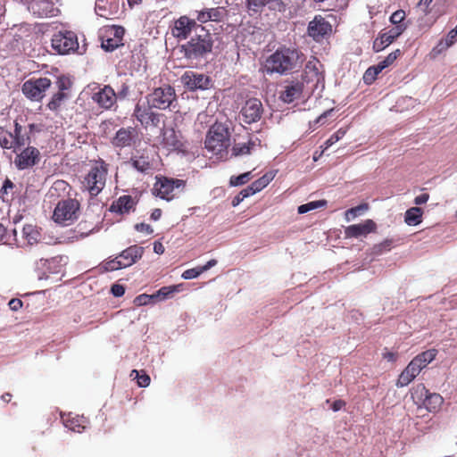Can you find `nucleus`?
<instances>
[{
    "mask_svg": "<svg viewBox=\"0 0 457 457\" xmlns=\"http://www.w3.org/2000/svg\"><path fill=\"white\" fill-rule=\"evenodd\" d=\"M35 124L24 127L18 122H13V130L9 131L0 126V146L4 150H12L15 154L14 166L19 170L33 168L41 160V154L38 148L29 145L31 143V133Z\"/></svg>",
    "mask_w": 457,
    "mask_h": 457,
    "instance_id": "nucleus-1",
    "label": "nucleus"
},
{
    "mask_svg": "<svg viewBox=\"0 0 457 457\" xmlns=\"http://www.w3.org/2000/svg\"><path fill=\"white\" fill-rule=\"evenodd\" d=\"M213 43L212 35L204 27H201L189 41L181 46V52L187 59H198L212 53Z\"/></svg>",
    "mask_w": 457,
    "mask_h": 457,
    "instance_id": "nucleus-2",
    "label": "nucleus"
},
{
    "mask_svg": "<svg viewBox=\"0 0 457 457\" xmlns=\"http://www.w3.org/2000/svg\"><path fill=\"white\" fill-rule=\"evenodd\" d=\"M299 58V52L296 49L279 47L267 59L266 67L270 72L285 74L296 68Z\"/></svg>",
    "mask_w": 457,
    "mask_h": 457,
    "instance_id": "nucleus-3",
    "label": "nucleus"
},
{
    "mask_svg": "<svg viewBox=\"0 0 457 457\" xmlns=\"http://www.w3.org/2000/svg\"><path fill=\"white\" fill-rule=\"evenodd\" d=\"M205 148L213 154L222 158L228 154L230 145V133L228 128L221 122H215L207 132Z\"/></svg>",
    "mask_w": 457,
    "mask_h": 457,
    "instance_id": "nucleus-4",
    "label": "nucleus"
},
{
    "mask_svg": "<svg viewBox=\"0 0 457 457\" xmlns=\"http://www.w3.org/2000/svg\"><path fill=\"white\" fill-rule=\"evenodd\" d=\"M437 354L436 349H428L415 356L401 372L396 381L397 387L408 386L419 374L432 362Z\"/></svg>",
    "mask_w": 457,
    "mask_h": 457,
    "instance_id": "nucleus-5",
    "label": "nucleus"
},
{
    "mask_svg": "<svg viewBox=\"0 0 457 457\" xmlns=\"http://www.w3.org/2000/svg\"><path fill=\"white\" fill-rule=\"evenodd\" d=\"M108 174V164L103 160L95 161L82 180V187L91 197L97 196L104 188Z\"/></svg>",
    "mask_w": 457,
    "mask_h": 457,
    "instance_id": "nucleus-6",
    "label": "nucleus"
},
{
    "mask_svg": "<svg viewBox=\"0 0 457 457\" xmlns=\"http://www.w3.org/2000/svg\"><path fill=\"white\" fill-rule=\"evenodd\" d=\"M145 99L154 109L166 110L177 101V95L172 86L163 84L154 88L153 91L145 96Z\"/></svg>",
    "mask_w": 457,
    "mask_h": 457,
    "instance_id": "nucleus-7",
    "label": "nucleus"
},
{
    "mask_svg": "<svg viewBox=\"0 0 457 457\" xmlns=\"http://www.w3.org/2000/svg\"><path fill=\"white\" fill-rule=\"evenodd\" d=\"M153 109H154V107L147 102H138L135 106L133 117L145 129L149 127L159 128L161 122H164L165 115L163 113L154 112Z\"/></svg>",
    "mask_w": 457,
    "mask_h": 457,
    "instance_id": "nucleus-8",
    "label": "nucleus"
},
{
    "mask_svg": "<svg viewBox=\"0 0 457 457\" xmlns=\"http://www.w3.org/2000/svg\"><path fill=\"white\" fill-rule=\"evenodd\" d=\"M51 85V79L46 77H33L22 84L21 91L28 99L39 102L45 97Z\"/></svg>",
    "mask_w": 457,
    "mask_h": 457,
    "instance_id": "nucleus-9",
    "label": "nucleus"
},
{
    "mask_svg": "<svg viewBox=\"0 0 457 457\" xmlns=\"http://www.w3.org/2000/svg\"><path fill=\"white\" fill-rule=\"evenodd\" d=\"M79 203L75 199L60 201L54 208L53 220L62 225H68L78 219Z\"/></svg>",
    "mask_w": 457,
    "mask_h": 457,
    "instance_id": "nucleus-10",
    "label": "nucleus"
},
{
    "mask_svg": "<svg viewBox=\"0 0 457 457\" xmlns=\"http://www.w3.org/2000/svg\"><path fill=\"white\" fill-rule=\"evenodd\" d=\"M62 256L55 255L49 258H40L36 261L34 271L39 280L47 279L51 274H58L62 268Z\"/></svg>",
    "mask_w": 457,
    "mask_h": 457,
    "instance_id": "nucleus-11",
    "label": "nucleus"
},
{
    "mask_svg": "<svg viewBox=\"0 0 457 457\" xmlns=\"http://www.w3.org/2000/svg\"><path fill=\"white\" fill-rule=\"evenodd\" d=\"M185 180L179 179L158 178L154 185V194L165 200H171L175 196V190L184 188Z\"/></svg>",
    "mask_w": 457,
    "mask_h": 457,
    "instance_id": "nucleus-12",
    "label": "nucleus"
},
{
    "mask_svg": "<svg viewBox=\"0 0 457 457\" xmlns=\"http://www.w3.org/2000/svg\"><path fill=\"white\" fill-rule=\"evenodd\" d=\"M52 47L59 54H67L79 48L78 37L72 31H59L52 37Z\"/></svg>",
    "mask_w": 457,
    "mask_h": 457,
    "instance_id": "nucleus-13",
    "label": "nucleus"
},
{
    "mask_svg": "<svg viewBox=\"0 0 457 457\" xmlns=\"http://www.w3.org/2000/svg\"><path fill=\"white\" fill-rule=\"evenodd\" d=\"M412 397L421 402L423 406L430 412L438 411L444 403V398L439 394L430 393L422 384L417 386Z\"/></svg>",
    "mask_w": 457,
    "mask_h": 457,
    "instance_id": "nucleus-14",
    "label": "nucleus"
},
{
    "mask_svg": "<svg viewBox=\"0 0 457 457\" xmlns=\"http://www.w3.org/2000/svg\"><path fill=\"white\" fill-rule=\"evenodd\" d=\"M263 112L261 100L253 97L245 102L239 112V116L245 123L252 124L261 120Z\"/></svg>",
    "mask_w": 457,
    "mask_h": 457,
    "instance_id": "nucleus-15",
    "label": "nucleus"
},
{
    "mask_svg": "<svg viewBox=\"0 0 457 457\" xmlns=\"http://www.w3.org/2000/svg\"><path fill=\"white\" fill-rule=\"evenodd\" d=\"M180 80L189 91L206 90L212 86V79L209 76L193 71H185Z\"/></svg>",
    "mask_w": 457,
    "mask_h": 457,
    "instance_id": "nucleus-16",
    "label": "nucleus"
},
{
    "mask_svg": "<svg viewBox=\"0 0 457 457\" xmlns=\"http://www.w3.org/2000/svg\"><path fill=\"white\" fill-rule=\"evenodd\" d=\"M332 32L331 24L322 16L316 15L312 21L309 22L307 34L316 42L322 41Z\"/></svg>",
    "mask_w": 457,
    "mask_h": 457,
    "instance_id": "nucleus-17",
    "label": "nucleus"
},
{
    "mask_svg": "<svg viewBox=\"0 0 457 457\" xmlns=\"http://www.w3.org/2000/svg\"><path fill=\"white\" fill-rule=\"evenodd\" d=\"M201 27L204 26L197 24L195 19H190L184 15L174 21L171 34L178 39H187L193 30L197 31Z\"/></svg>",
    "mask_w": 457,
    "mask_h": 457,
    "instance_id": "nucleus-18",
    "label": "nucleus"
},
{
    "mask_svg": "<svg viewBox=\"0 0 457 457\" xmlns=\"http://www.w3.org/2000/svg\"><path fill=\"white\" fill-rule=\"evenodd\" d=\"M406 25L395 26L388 31L380 32L378 37L374 40L372 48L374 52L378 53L392 44L404 30Z\"/></svg>",
    "mask_w": 457,
    "mask_h": 457,
    "instance_id": "nucleus-19",
    "label": "nucleus"
},
{
    "mask_svg": "<svg viewBox=\"0 0 457 457\" xmlns=\"http://www.w3.org/2000/svg\"><path fill=\"white\" fill-rule=\"evenodd\" d=\"M92 100L99 107L109 110L117 103V96L114 89L106 85L93 94Z\"/></svg>",
    "mask_w": 457,
    "mask_h": 457,
    "instance_id": "nucleus-20",
    "label": "nucleus"
},
{
    "mask_svg": "<svg viewBox=\"0 0 457 457\" xmlns=\"http://www.w3.org/2000/svg\"><path fill=\"white\" fill-rule=\"evenodd\" d=\"M137 137L136 128H120L112 138L111 143L116 148L129 147L135 143Z\"/></svg>",
    "mask_w": 457,
    "mask_h": 457,
    "instance_id": "nucleus-21",
    "label": "nucleus"
},
{
    "mask_svg": "<svg viewBox=\"0 0 457 457\" xmlns=\"http://www.w3.org/2000/svg\"><path fill=\"white\" fill-rule=\"evenodd\" d=\"M304 85L300 81H290L285 84L279 93V99L284 103L290 104L295 100L300 99L303 91Z\"/></svg>",
    "mask_w": 457,
    "mask_h": 457,
    "instance_id": "nucleus-22",
    "label": "nucleus"
},
{
    "mask_svg": "<svg viewBox=\"0 0 457 457\" xmlns=\"http://www.w3.org/2000/svg\"><path fill=\"white\" fill-rule=\"evenodd\" d=\"M377 224L372 220H366L363 223L350 225L345 229V236L346 238H357L361 236H366L370 233L375 232Z\"/></svg>",
    "mask_w": 457,
    "mask_h": 457,
    "instance_id": "nucleus-23",
    "label": "nucleus"
},
{
    "mask_svg": "<svg viewBox=\"0 0 457 457\" xmlns=\"http://www.w3.org/2000/svg\"><path fill=\"white\" fill-rule=\"evenodd\" d=\"M260 145L261 139L258 137H249L246 142L235 143L231 149V154L235 157L248 155Z\"/></svg>",
    "mask_w": 457,
    "mask_h": 457,
    "instance_id": "nucleus-24",
    "label": "nucleus"
},
{
    "mask_svg": "<svg viewBox=\"0 0 457 457\" xmlns=\"http://www.w3.org/2000/svg\"><path fill=\"white\" fill-rule=\"evenodd\" d=\"M136 201L131 195H123L120 196L116 201L112 202L110 206L112 212L119 214H128L131 211L135 210Z\"/></svg>",
    "mask_w": 457,
    "mask_h": 457,
    "instance_id": "nucleus-25",
    "label": "nucleus"
},
{
    "mask_svg": "<svg viewBox=\"0 0 457 457\" xmlns=\"http://www.w3.org/2000/svg\"><path fill=\"white\" fill-rule=\"evenodd\" d=\"M42 237L41 228L34 224H25L21 230L23 245L32 246L40 242Z\"/></svg>",
    "mask_w": 457,
    "mask_h": 457,
    "instance_id": "nucleus-26",
    "label": "nucleus"
},
{
    "mask_svg": "<svg viewBox=\"0 0 457 457\" xmlns=\"http://www.w3.org/2000/svg\"><path fill=\"white\" fill-rule=\"evenodd\" d=\"M224 14L225 9L223 7L205 8L196 12L195 21L200 23H206L208 21L220 22L222 21Z\"/></svg>",
    "mask_w": 457,
    "mask_h": 457,
    "instance_id": "nucleus-27",
    "label": "nucleus"
},
{
    "mask_svg": "<svg viewBox=\"0 0 457 457\" xmlns=\"http://www.w3.org/2000/svg\"><path fill=\"white\" fill-rule=\"evenodd\" d=\"M144 248L137 245H130L123 250L119 258L122 261L123 266L129 267L141 259Z\"/></svg>",
    "mask_w": 457,
    "mask_h": 457,
    "instance_id": "nucleus-28",
    "label": "nucleus"
},
{
    "mask_svg": "<svg viewBox=\"0 0 457 457\" xmlns=\"http://www.w3.org/2000/svg\"><path fill=\"white\" fill-rule=\"evenodd\" d=\"M162 145L168 149H179L182 143L173 128L162 129L161 131Z\"/></svg>",
    "mask_w": 457,
    "mask_h": 457,
    "instance_id": "nucleus-29",
    "label": "nucleus"
},
{
    "mask_svg": "<svg viewBox=\"0 0 457 457\" xmlns=\"http://www.w3.org/2000/svg\"><path fill=\"white\" fill-rule=\"evenodd\" d=\"M182 284L162 287L154 294L151 295V298L154 302L163 301L171 298L173 297L174 294L182 290Z\"/></svg>",
    "mask_w": 457,
    "mask_h": 457,
    "instance_id": "nucleus-30",
    "label": "nucleus"
},
{
    "mask_svg": "<svg viewBox=\"0 0 457 457\" xmlns=\"http://www.w3.org/2000/svg\"><path fill=\"white\" fill-rule=\"evenodd\" d=\"M62 421L67 428L74 432L81 433L86 428V420L79 415L73 417L71 414L62 416Z\"/></svg>",
    "mask_w": 457,
    "mask_h": 457,
    "instance_id": "nucleus-31",
    "label": "nucleus"
},
{
    "mask_svg": "<svg viewBox=\"0 0 457 457\" xmlns=\"http://www.w3.org/2000/svg\"><path fill=\"white\" fill-rule=\"evenodd\" d=\"M422 213L423 212H422L421 208L411 207L406 211L405 216H404V221L409 226L418 225L422 221V220H421Z\"/></svg>",
    "mask_w": 457,
    "mask_h": 457,
    "instance_id": "nucleus-32",
    "label": "nucleus"
},
{
    "mask_svg": "<svg viewBox=\"0 0 457 457\" xmlns=\"http://www.w3.org/2000/svg\"><path fill=\"white\" fill-rule=\"evenodd\" d=\"M15 184L8 178H6L3 183L2 188L0 189V196L4 202L12 201L14 198Z\"/></svg>",
    "mask_w": 457,
    "mask_h": 457,
    "instance_id": "nucleus-33",
    "label": "nucleus"
},
{
    "mask_svg": "<svg viewBox=\"0 0 457 457\" xmlns=\"http://www.w3.org/2000/svg\"><path fill=\"white\" fill-rule=\"evenodd\" d=\"M129 164L142 173H147L152 169V165L146 156L132 157Z\"/></svg>",
    "mask_w": 457,
    "mask_h": 457,
    "instance_id": "nucleus-34",
    "label": "nucleus"
},
{
    "mask_svg": "<svg viewBox=\"0 0 457 457\" xmlns=\"http://www.w3.org/2000/svg\"><path fill=\"white\" fill-rule=\"evenodd\" d=\"M70 97V93L56 92L47 104V108L51 111H58L64 102Z\"/></svg>",
    "mask_w": 457,
    "mask_h": 457,
    "instance_id": "nucleus-35",
    "label": "nucleus"
},
{
    "mask_svg": "<svg viewBox=\"0 0 457 457\" xmlns=\"http://www.w3.org/2000/svg\"><path fill=\"white\" fill-rule=\"evenodd\" d=\"M296 1L297 0H268V7L270 10L284 12L287 8L294 6Z\"/></svg>",
    "mask_w": 457,
    "mask_h": 457,
    "instance_id": "nucleus-36",
    "label": "nucleus"
},
{
    "mask_svg": "<svg viewBox=\"0 0 457 457\" xmlns=\"http://www.w3.org/2000/svg\"><path fill=\"white\" fill-rule=\"evenodd\" d=\"M326 205H327L326 200L312 201V202H309L307 204H303L298 206L297 212L299 214H303V213H306L312 210L325 207Z\"/></svg>",
    "mask_w": 457,
    "mask_h": 457,
    "instance_id": "nucleus-37",
    "label": "nucleus"
},
{
    "mask_svg": "<svg viewBox=\"0 0 457 457\" xmlns=\"http://www.w3.org/2000/svg\"><path fill=\"white\" fill-rule=\"evenodd\" d=\"M55 86L58 89V92L70 93V90L72 87V81L69 77L61 75L57 77Z\"/></svg>",
    "mask_w": 457,
    "mask_h": 457,
    "instance_id": "nucleus-38",
    "label": "nucleus"
},
{
    "mask_svg": "<svg viewBox=\"0 0 457 457\" xmlns=\"http://www.w3.org/2000/svg\"><path fill=\"white\" fill-rule=\"evenodd\" d=\"M274 176L271 173H266L260 179H256L252 183V186L255 193L260 192L266 187L270 182L273 179Z\"/></svg>",
    "mask_w": 457,
    "mask_h": 457,
    "instance_id": "nucleus-39",
    "label": "nucleus"
},
{
    "mask_svg": "<svg viewBox=\"0 0 457 457\" xmlns=\"http://www.w3.org/2000/svg\"><path fill=\"white\" fill-rule=\"evenodd\" d=\"M265 5H268V0H246L248 11L253 13L262 12Z\"/></svg>",
    "mask_w": 457,
    "mask_h": 457,
    "instance_id": "nucleus-40",
    "label": "nucleus"
},
{
    "mask_svg": "<svg viewBox=\"0 0 457 457\" xmlns=\"http://www.w3.org/2000/svg\"><path fill=\"white\" fill-rule=\"evenodd\" d=\"M394 239L386 238L379 244L374 245V253L381 254L385 252L390 251L394 247Z\"/></svg>",
    "mask_w": 457,
    "mask_h": 457,
    "instance_id": "nucleus-41",
    "label": "nucleus"
},
{
    "mask_svg": "<svg viewBox=\"0 0 457 457\" xmlns=\"http://www.w3.org/2000/svg\"><path fill=\"white\" fill-rule=\"evenodd\" d=\"M252 179V172H245L238 176H232L230 178L229 183L231 186L237 187L247 183Z\"/></svg>",
    "mask_w": 457,
    "mask_h": 457,
    "instance_id": "nucleus-42",
    "label": "nucleus"
},
{
    "mask_svg": "<svg viewBox=\"0 0 457 457\" xmlns=\"http://www.w3.org/2000/svg\"><path fill=\"white\" fill-rule=\"evenodd\" d=\"M369 209L368 204H361L353 208H350L345 212V217L349 220L351 218H355L357 215H360L362 212L367 211Z\"/></svg>",
    "mask_w": 457,
    "mask_h": 457,
    "instance_id": "nucleus-43",
    "label": "nucleus"
},
{
    "mask_svg": "<svg viewBox=\"0 0 457 457\" xmlns=\"http://www.w3.org/2000/svg\"><path fill=\"white\" fill-rule=\"evenodd\" d=\"M379 73L380 72L377 70V68L375 66H371V67L368 68L366 70V71L364 72V74H363V81L366 84L370 85V84H372L376 80L377 76Z\"/></svg>",
    "mask_w": 457,
    "mask_h": 457,
    "instance_id": "nucleus-44",
    "label": "nucleus"
},
{
    "mask_svg": "<svg viewBox=\"0 0 457 457\" xmlns=\"http://www.w3.org/2000/svg\"><path fill=\"white\" fill-rule=\"evenodd\" d=\"M346 131L343 129H339L337 132H335L334 134H332L329 138H328L324 145H325V149H328V147H330L332 145H334L335 143H337V141H339L341 138L344 137V136L345 135Z\"/></svg>",
    "mask_w": 457,
    "mask_h": 457,
    "instance_id": "nucleus-45",
    "label": "nucleus"
},
{
    "mask_svg": "<svg viewBox=\"0 0 457 457\" xmlns=\"http://www.w3.org/2000/svg\"><path fill=\"white\" fill-rule=\"evenodd\" d=\"M136 374L135 378H137V385L140 387H146L150 384V377L146 373L140 374L137 370H133L131 371V375Z\"/></svg>",
    "mask_w": 457,
    "mask_h": 457,
    "instance_id": "nucleus-46",
    "label": "nucleus"
},
{
    "mask_svg": "<svg viewBox=\"0 0 457 457\" xmlns=\"http://www.w3.org/2000/svg\"><path fill=\"white\" fill-rule=\"evenodd\" d=\"M104 268L107 271H113L122 268H126V266H123L122 261L118 256L113 260L106 262L104 264Z\"/></svg>",
    "mask_w": 457,
    "mask_h": 457,
    "instance_id": "nucleus-47",
    "label": "nucleus"
},
{
    "mask_svg": "<svg viewBox=\"0 0 457 457\" xmlns=\"http://www.w3.org/2000/svg\"><path fill=\"white\" fill-rule=\"evenodd\" d=\"M405 15V12L403 10H397L392 13L390 17V21L395 26L405 25L403 23Z\"/></svg>",
    "mask_w": 457,
    "mask_h": 457,
    "instance_id": "nucleus-48",
    "label": "nucleus"
},
{
    "mask_svg": "<svg viewBox=\"0 0 457 457\" xmlns=\"http://www.w3.org/2000/svg\"><path fill=\"white\" fill-rule=\"evenodd\" d=\"M202 273H203V271L201 270V267H196V268L188 269V270H185L182 273L181 277L184 279H192V278H197Z\"/></svg>",
    "mask_w": 457,
    "mask_h": 457,
    "instance_id": "nucleus-49",
    "label": "nucleus"
},
{
    "mask_svg": "<svg viewBox=\"0 0 457 457\" xmlns=\"http://www.w3.org/2000/svg\"><path fill=\"white\" fill-rule=\"evenodd\" d=\"M102 46L106 51H113L118 46V42L116 39L108 38L107 40H105L102 43Z\"/></svg>",
    "mask_w": 457,
    "mask_h": 457,
    "instance_id": "nucleus-50",
    "label": "nucleus"
},
{
    "mask_svg": "<svg viewBox=\"0 0 457 457\" xmlns=\"http://www.w3.org/2000/svg\"><path fill=\"white\" fill-rule=\"evenodd\" d=\"M136 230L145 234H152L154 232L153 228L146 223H137L135 225Z\"/></svg>",
    "mask_w": 457,
    "mask_h": 457,
    "instance_id": "nucleus-51",
    "label": "nucleus"
},
{
    "mask_svg": "<svg viewBox=\"0 0 457 457\" xmlns=\"http://www.w3.org/2000/svg\"><path fill=\"white\" fill-rule=\"evenodd\" d=\"M8 305L12 311L16 312V311H19L22 307L23 303L21 299L12 298L9 301Z\"/></svg>",
    "mask_w": 457,
    "mask_h": 457,
    "instance_id": "nucleus-52",
    "label": "nucleus"
},
{
    "mask_svg": "<svg viewBox=\"0 0 457 457\" xmlns=\"http://www.w3.org/2000/svg\"><path fill=\"white\" fill-rule=\"evenodd\" d=\"M111 292L114 296L120 297L125 294V288L121 285L114 284L112 286Z\"/></svg>",
    "mask_w": 457,
    "mask_h": 457,
    "instance_id": "nucleus-53",
    "label": "nucleus"
},
{
    "mask_svg": "<svg viewBox=\"0 0 457 457\" xmlns=\"http://www.w3.org/2000/svg\"><path fill=\"white\" fill-rule=\"evenodd\" d=\"M444 39L449 46H452L457 41V32L454 29L450 30Z\"/></svg>",
    "mask_w": 457,
    "mask_h": 457,
    "instance_id": "nucleus-54",
    "label": "nucleus"
},
{
    "mask_svg": "<svg viewBox=\"0 0 457 457\" xmlns=\"http://www.w3.org/2000/svg\"><path fill=\"white\" fill-rule=\"evenodd\" d=\"M450 46L447 45L445 39H441L438 44L433 48V53L441 54L442 52L448 49Z\"/></svg>",
    "mask_w": 457,
    "mask_h": 457,
    "instance_id": "nucleus-55",
    "label": "nucleus"
},
{
    "mask_svg": "<svg viewBox=\"0 0 457 457\" xmlns=\"http://www.w3.org/2000/svg\"><path fill=\"white\" fill-rule=\"evenodd\" d=\"M402 52L400 49H396L394 52L390 53L385 59L386 62L391 65L401 55Z\"/></svg>",
    "mask_w": 457,
    "mask_h": 457,
    "instance_id": "nucleus-56",
    "label": "nucleus"
},
{
    "mask_svg": "<svg viewBox=\"0 0 457 457\" xmlns=\"http://www.w3.org/2000/svg\"><path fill=\"white\" fill-rule=\"evenodd\" d=\"M150 300H152L151 295L143 294L135 298V303L137 305H144L146 304Z\"/></svg>",
    "mask_w": 457,
    "mask_h": 457,
    "instance_id": "nucleus-57",
    "label": "nucleus"
},
{
    "mask_svg": "<svg viewBox=\"0 0 457 457\" xmlns=\"http://www.w3.org/2000/svg\"><path fill=\"white\" fill-rule=\"evenodd\" d=\"M429 199V195L427 193L421 194L414 198V204L416 205H420L426 204Z\"/></svg>",
    "mask_w": 457,
    "mask_h": 457,
    "instance_id": "nucleus-58",
    "label": "nucleus"
},
{
    "mask_svg": "<svg viewBox=\"0 0 457 457\" xmlns=\"http://www.w3.org/2000/svg\"><path fill=\"white\" fill-rule=\"evenodd\" d=\"M253 194H255V191L252 184L240 191V195H242L244 198H246Z\"/></svg>",
    "mask_w": 457,
    "mask_h": 457,
    "instance_id": "nucleus-59",
    "label": "nucleus"
},
{
    "mask_svg": "<svg viewBox=\"0 0 457 457\" xmlns=\"http://www.w3.org/2000/svg\"><path fill=\"white\" fill-rule=\"evenodd\" d=\"M397 353L393 352H385L383 353V358L388 361H395L397 360Z\"/></svg>",
    "mask_w": 457,
    "mask_h": 457,
    "instance_id": "nucleus-60",
    "label": "nucleus"
},
{
    "mask_svg": "<svg viewBox=\"0 0 457 457\" xmlns=\"http://www.w3.org/2000/svg\"><path fill=\"white\" fill-rule=\"evenodd\" d=\"M345 405V402L343 401V400H336L333 403H332V410L334 411H340L344 406Z\"/></svg>",
    "mask_w": 457,
    "mask_h": 457,
    "instance_id": "nucleus-61",
    "label": "nucleus"
},
{
    "mask_svg": "<svg viewBox=\"0 0 457 457\" xmlns=\"http://www.w3.org/2000/svg\"><path fill=\"white\" fill-rule=\"evenodd\" d=\"M165 251V248L163 246V245L159 242V241H155L154 243V252L158 253V254H162Z\"/></svg>",
    "mask_w": 457,
    "mask_h": 457,
    "instance_id": "nucleus-62",
    "label": "nucleus"
},
{
    "mask_svg": "<svg viewBox=\"0 0 457 457\" xmlns=\"http://www.w3.org/2000/svg\"><path fill=\"white\" fill-rule=\"evenodd\" d=\"M217 264V261L212 259L206 262L204 266H201V270L203 272L208 270L212 267L215 266Z\"/></svg>",
    "mask_w": 457,
    "mask_h": 457,
    "instance_id": "nucleus-63",
    "label": "nucleus"
},
{
    "mask_svg": "<svg viewBox=\"0 0 457 457\" xmlns=\"http://www.w3.org/2000/svg\"><path fill=\"white\" fill-rule=\"evenodd\" d=\"M374 66L377 68V70L379 72H381L384 69H386V67H388L390 65L386 62V59H384L383 61L379 62L378 64H376Z\"/></svg>",
    "mask_w": 457,
    "mask_h": 457,
    "instance_id": "nucleus-64",
    "label": "nucleus"
}]
</instances>
